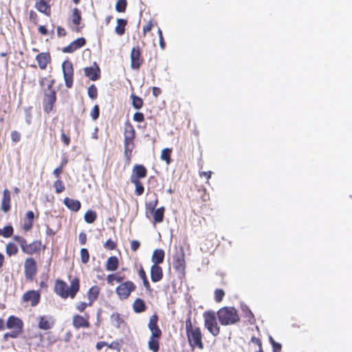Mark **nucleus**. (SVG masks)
<instances>
[{
  "label": "nucleus",
  "mask_w": 352,
  "mask_h": 352,
  "mask_svg": "<svg viewBox=\"0 0 352 352\" xmlns=\"http://www.w3.org/2000/svg\"><path fill=\"white\" fill-rule=\"evenodd\" d=\"M6 327L9 329L23 331V322L20 318L14 316H10L8 318Z\"/></svg>",
  "instance_id": "nucleus-23"
},
{
  "label": "nucleus",
  "mask_w": 352,
  "mask_h": 352,
  "mask_svg": "<svg viewBox=\"0 0 352 352\" xmlns=\"http://www.w3.org/2000/svg\"><path fill=\"white\" fill-rule=\"evenodd\" d=\"M80 283L78 277H74L70 280L68 287L67 283L61 279H56L54 283V292L63 299L70 298L74 299L80 290Z\"/></svg>",
  "instance_id": "nucleus-2"
},
{
  "label": "nucleus",
  "mask_w": 352,
  "mask_h": 352,
  "mask_svg": "<svg viewBox=\"0 0 352 352\" xmlns=\"http://www.w3.org/2000/svg\"><path fill=\"white\" fill-rule=\"evenodd\" d=\"M158 316L157 314L152 315L149 318L148 327L151 335L148 342V347L153 352H158L160 349V340L162 337V330L157 325Z\"/></svg>",
  "instance_id": "nucleus-4"
},
{
  "label": "nucleus",
  "mask_w": 352,
  "mask_h": 352,
  "mask_svg": "<svg viewBox=\"0 0 352 352\" xmlns=\"http://www.w3.org/2000/svg\"><path fill=\"white\" fill-rule=\"evenodd\" d=\"M124 280V276H122L118 273L114 274H110L107 275V282L109 285H113L114 284V282L119 283L121 284V283H123Z\"/></svg>",
  "instance_id": "nucleus-34"
},
{
  "label": "nucleus",
  "mask_w": 352,
  "mask_h": 352,
  "mask_svg": "<svg viewBox=\"0 0 352 352\" xmlns=\"http://www.w3.org/2000/svg\"><path fill=\"white\" fill-rule=\"evenodd\" d=\"M6 253L9 257L16 256L19 253V248L17 245L13 241H9L6 245Z\"/></svg>",
  "instance_id": "nucleus-31"
},
{
  "label": "nucleus",
  "mask_w": 352,
  "mask_h": 352,
  "mask_svg": "<svg viewBox=\"0 0 352 352\" xmlns=\"http://www.w3.org/2000/svg\"><path fill=\"white\" fill-rule=\"evenodd\" d=\"M84 72L85 75L93 81L99 79L100 77V69L96 62L91 67H85Z\"/></svg>",
  "instance_id": "nucleus-18"
},
{
  "label": "nucleus",
  "mask_w": 352,
  "mask_h": 352,
  "mask_svg": "<svg viewBox=\"0 0 352 352\" xmlns=\"http://www.w3.org/2000/svg\"><path fill=\"white\" fill-rule=\"evenodd\" d=\"M242 310L243 311V317L246 320V321L250 324H253L254 323H255L256 319L254 318V316L251 311V310L248 308V307H243Z\"/></svg>",
  "instance_id": "nucleus-37"
},
{
  "label": "nucleus",
  "mask_w": 352,
  "mask_h": 352,
  "mask_svg": "<svg viewBox=\"0 0 352 352\" xmlns=\"http://www.w3.org/2000/svg\"><path fill=\"white\" fill-rule=\"evenodd\" d=\"M87 94L89 98L95 100L98 97V89L95 85H91L88 87Z\"/></svg>",
  "instance_id": "nucleus-47"
},
{
  "label": "nucleus",
  "mask_w": 352,
  "mask_h": 352,
  "mask_svg": "<svg viewBox=\"0 0 352 352\" xmlns=\"http://www.w3.org/2000/svg\"><path fill=\"white\" fill-rule=\"evenodd\" d=\"M23 331H19V330H12L10 332L6 333L3 336V340L4 341H8L9 338H18Z\"/></svg>",
  "instance_id": "nucleus-44"
},
{
  "label": "nucleus",
  "mask_w": 352,
  "mask_h": 352,
  "mask_svg": "<svg viewBox=\"0 0 352 352\" xmlns=\"http://www.w3.org/2000/svg\"><path fill=\"white\" fill-rule=\"evenodd\" d=\"M80 259L82 263H87L89 260V253L86 248L80 250Z\"/></svg>",
  "instance_id": "nucleus-48"
},
{
  "label": "nucleus",
  "mask_w": 352,
  "mask_h": 352,
  "mask_svg": "<svg viewBox=\"0 0 352 352\" xmlns=\"http://www.w3.org/2000/svg\"><path fill=\"white\" fill-rule=\"evenodd\" d=\"M217 319L223 326H231L240 321V316L234 307H223L217 312Z\"/></svg>",
  "instance_id": "nucleus-6"
},
{
  "label": "nucleus",
  "mask_w": 352,
  "mask_h": 352,
  "mask_svg": "<svg viewBox=\"0 0 352 352\" xmlns=\"http://www.w3.org/2000/svg\"><path fill=\"white\" fill-rule=\"evenodd\" d=\"M10 136L12 142H18L21 140V134L17 131H12Z\"/></svg>",
  "instance_id": "nucleus-57"
},
{
  "label": "nucleus",
  "mask_w": 352,
  "mask_h": 352,
  "mask_svg": "<svg viewBox=\"0 0 352 352\" xmlns=\"http://www.w3.org/2000/svg\"><path fill=\"white\" fill-rule=\"evenodd\" d=\"M63 203L68 209L73 212H78L81 207L80 201L69 197H65L63 200Z\"/></svg>",
  "instance_id": "nucleus-28"
},
{
  "label": "nucleus",
  "mask_w": 352,
  "mask_h": 352,
  "mask_svg": "<svg viewBox=\"0 0 352 352\" xmlns=\"http://www.w3.org/2000/svg\"><path fill=\"white\" fill-rule=\"evenodd\" d=\"M25 120L28 125H30L32 122V107H28L24 109Z\"/></svg>",
  "instance_id": "nucleus-45"
},
{
  "label": "nucleus",
  "mask_w": 352,
  "mask_h": 352,
  "mask_svg": "<svg viewBox=\"0 0 352 352\" xmlns=\"http://www.w3.org/2000/svg\"><path fill=\"white\" fill-rule=\"evenodd\" d=\"M34 219V214L32 211H28L23 219V224L22 226V228L25 232L30 231L33 226Z\"/></svg>",
  "instance_id": "nucleus-26"
},
{
  "label": "nucleus",
  "mask_w": 352,
  "mask_h": 352,
  "mask_svg": "<svg viewBox=\"0 0 352 352\" xmlns=\"http://www.w3.org/2000/svg\"><path fill=\"white\" fill-rule=\"evenodd\" d=\"M172 153V148H164L161 152V160L165 161L167 164L170 163V155Z\"/></svg>",
  "instance_id": "nucleus-42"
},
{
  "label": "nucleus",
  "mask_w": 352,
  "mask_h": 352,
  "mask_svg": "<svg viewBox=\"0 0 352 352\" xmlns=\"http://www.w3.org/2000/svg\"><path fill=\"white\" fill-rule=\"evenodd\" d=\"M54 187L56 193L59 194L63 192L65 190V185L61 179H56L54 182Z\"/></svg>",
  "instance_id": "nucleus-46"
},
{
  "label": "nucleus",
  "mask_w": 352,
  "mask_h": 352,
  "mask_svg": "<svg viewBox=\"0 0 352 352\" xmlns=\"http://www.w3.org/2000/svg\"><path fill=\"white\" fill-rule=\"evenodd\" d=\"M127 24V21L123 19H117V25L115 28V32L117 34L122 36L125 32V27Z\"/></svg>",
  "instance_id": "nucleus-35"
},
{
  "label": "nucleus",
  "mask_w": 352,
  "mask_h": 352,
  "mask_svg": "<svg viewBox=\"0 0 352 352\" xmlns=\"http://www.w3.org/2000/svg\"><path fill=\"white\" fill-rule=\"evenodd\" d=\"M135 130L128 121L124 126V155L128 163L130 162L132 152L135 148Z\"/></svg>",
  "instance_id": "nucleus-5"
},
{
  "label": "nucleus",
  "mask_w": 352,
  "mask_h": 352,
  "mask_svg": "<svg viewBox=\"0 0 352 352\" xmlns=\"http://www.w3.org/2000/svg\"><path fill=\"white\" fill-rule=\"evenodd\" d=\"M138 274L142 280L147 278L146 272L142 266H140V269L138 270Z\"/></svg>",
  "instance_id": "nucleus-64"
},
{
  "label": "nucleus",
  "mask_w": 352,
  "mask_h": 352,
  "mask_svg": "<svg viewBox=\"0 0 352 352\" xmlns=\"http://www.w3.org/2000/svg\"><path fill=\"white\" fill-rule=\"evenodd\" d=\"M45 81H47V89H45L43 91V108L44 112L48 114L52 112L54 109V104L56 101V92L55 89H53L55 80L52 78L51 75H49L48 77L41 78L39 80L41 87L44 86Z\"/></svg>",
  "instance_id": "nucleus-3"
},
{
  "label": "nucleus",
  "mask_w": 352,
  "mask_h": 352,
  "mask_svg": "<svg viewBox=\"0 0 352 352\" xmlns=\"http://www.w3.org/2000/svg\"><path fill=\"white\" fill-rule=\"evenodd\" d=\"M29 19L34 25H37L38 23V15L35 11L31 10L29 12Z\"/></svg>",
  "instance_id": "nucleus-50"
},
{
  "label": "nucleus",
  "mask_w": 352,
  "mask_h": 352,
  "mask_svg": "<svg viewBox=\"0 0 352 352\" xmlns=\"http://www.w3.org/2000/svg\"><path fill=\"white\" fill-rule=\"evenodd\" d=\"M173 268L178 272L184 274L186 270L185 253L184 248L180 247L173 256Z\"/></svg>",
  "instance_id": "nucleus-10"
},
{
  "label": "nucleus",
  "mask_w": 352,
  "mask_h": 352,
  "mask_svg": "<svg viewBox=\"0 0 352 352\" xmlns=\"http://www.w3.org/2000/svg\"><path fill=\"white\" fill-rule=\"evenodd\" d=\"M133 120L138 122H142L144 120V116L141 112H136L133 114Z\"/></svg>",
  "instance_id": "nucleus-56"
},
{
  "label": "nucleus",
  "mask_w": 352,
  "mask_h": 352,
  "mask_svg": "<svg viewBox=\"0 0 352 352\" xmlns=\"http://www.w3.org/2000/svg\"><path fill=\"white\" fill-rule=\"evenodd\" d=\"M130 182L135 186V195L136 196H141L144 192V187L141 179H130Z\"/></svg>",
  "instance_id": "nucleus-36"
},
{
  "label": "nucleus",
  "mask_w": 352,
  "mask_h": 352,
  "mask_svg": "<svg viewBox=\"0 0 352 352\" xmlns=\"http://www.w3.org/2000/svg\"><path fill=\"white\" fill-rule=\"evenodd\" d=\"M86 44V40L83 37L78 38L72 41L69 45L63 48L64 53H72Z\"/></svg>",
  "instance_id": "nucleus-22"
},
{
  "label": "nucleus",
  "mask_w": 352,
  "mask_h": 352,
  "mask_svg": "<svg viewBox=\"0 0 352 352\" xmlns=\"http://www.w3.org/2000/svg\"><path fill=\"white\" fill-rule=\"evenodd\" d=\"M130 58L131 68L133 70H139L144 61L140 46L137 45L131 49Z\"/></svg>",
  "instance_id": "nucleus-12"
},
{
  "label": "nucleus",
  "mask_w": 352,
  "mask_h": 352,
  "mask_svg": "<svg viewBox=\"0 0 352 352\" xmlns=\"http://www.w3.org/2000/svg\"><path fill=\"white\" fill-rule=\"evenodd\" d=\"M100 115V109L98 105L96 104L91 111L90 116L93 120H96L98 118Z\"/></svg>",
  "instance_id": "nucleus-52"
},
{
  "label": "nucleus",
  "mask_w": 352,
  "mask_h": 352,
  "mask_svg": "<svg viewBox=\"0 0 352 352\" xmlns=\"http://www.w3.org/2000/svg\"><path fill=\"white\" fill-rule=\"evenodd\" d=\"M151 212L153 213V221L155 223H160L164 221L165 212L164 207L162 206Z\"/></svg>",
  "instance_id": "nucleus-32"
},
{
  "label": "nucleus",
  "mask_w": 352,
  "mask_h": 352,
  "mask_svg": "<svg viewBox=\"0 0 352 352\" xmlns=\"http://www.w3.org/2000/svg\"><path fill=\"white\" fill-rule=\"evenodd\" d=\"M14 228L12 225H8L4 226L3 228H0V236H3L4 238H10L11 236H14Z\"/></svg>",
  "instance_id": "nucleus-38"
},
{
  "label": "nucleus",
  "mask_w": 352,
  "mask_h": 352,
  "mask_svg": "<svg viewBox=\"0 0 352 352\" xmlns=\"http://www.w3.org/2000/svg\"><path fill=\"white\" fill-rule=\"evenodd\" d=\"M119 266L118 258L116 256H110L106 263L105 268L107 271H116Z\"/></svg>",
  "instance_id": "nucleus-30"
},
{
  "label": "nucleus",
  "mask_w": 352,
  "mask_h": 352,
  "mask_svg": "<svg viewBox=\"0 0 352 352\" xmlns=\"http://www.w3.org/2000/svg\"><path fill=\"white\" fill-rule=\"evenodd\" d=\"M127 6L126 0H118L116 3L115 9L118 12H124Z\"/></svg>",
  "instance_id": "nucleus-43"
},
{
  "label": "nucleus",
  "mask_w": 352,
  "mask_h": 352,
  "mask_svg": "<svg viewBox=\"0 0 352 352\" xmlns=\"http://www.w3.org/2000/svg\"><path fill=\"white\" fill-rule=\"evenodd\" d=\"M22 300L30 303L32 307H36L41 301V293L37 290H28L23 294Z\"/></svg>",
  "instance_id": "nucleus-15"
},
{
  "label": "nucleus",
  "mask_w": 352,
  "mask_h": 352,
  "mask_svg": "<svg viewBox=\"0 0 352 352\" xmlns=\"http://www.w3.org/2000/svg\"><path fill=\"white\" fill-rule=\"evenodd\" d=\"M140 243L138 241L133 240L131 241V249L132 251L135 252L139 249Z\"/></svg>",
  "instance_id": "nucleus-62"
},
{
  "label": "nucleus",
  "mask_w": 352,
  "mask_h": 352,
  "mask_svg": "<svg viewBox=\"0 0 352 352\" xmlns=\"http://www.w3.org/2000/svg\"><path fill=\"white\" fill-rule=\"evenodd\" d=\"M11 208V196L10 192L6 188L3 191V196L1 201V210L6 213L10 211Z\"/></svg>",
  "instance_id": "nucleus-24"
},
{
  "label": "nucleus",
  "mask_w": 352,
  "mask_h": 352,
  "mask_svg": "<svg viewBox=\"0 0 352 352\" xmlns=\"http://www.w3.org/2000/svg\"><path fill=\"white\" fill-rule=\"evenodd\" d=\"M199 176L201 177H204L206 179V183L209 184V179L211 178L212 172L211 171H202L199 172Z\"/></svg>",
  "instance_id": "nucleus-60"
},
{
  "label": "nucleus",
  "mask_w": 352,
  "mask_h": 352,
  "mask_svg": "<svg viewBox=\"0 0 352 352\" xmlns=\"http://www.w3.org/2000/svg\"><path fill=\"white\" fill-rule=\"evenodd\" d=\"M72 16L73 23L76 25H80L82 19L81 12L77 8H75L72 10Z\"/></svg>",
  "instance_id": "nucleus-41"
},
{
  "label": "nucleus",
  "mask_w": 352,
  "mask_h": 352,
  "mask_svg": "<svg viewBox=\"0 0 352 352\" xmlns=\"http://www.w3.org/2000/svg\"><path fill=\"white\" fill-rule=\"evenodd\" d=\"M199 198L195 199L192 201L195 207L199 208L198 212H201L205 208L208 206V202L210 200V195L207 192L206 188L199 190Z\"/></svg>",
  "instance_id": "nucleus-14"
},
{
  "label": "nucleus",
  "mask_w": 352,
  "mask_h": 352,
  "mask_svg": "<svg viewBox=\"0 0 352 352\" xmlns=\"http://www.w3.org/2000/svg\"><path fill=\"white\" fill-rule=\"evenodd\" d=\"M136 289L135 284L131 280H126L121 283L116 288V293L121 300H126L131 294Z\"/></svg>",
  "instance_id": "nucleus-9"
},
{
  "label": "nucleus",
  "mask_w": 352,
  "mask_h": 352,
  "mask_svg": "<svg viewBox=\"0 0 352 352\" xmlns=\"http://www.w3.org/2000/svg\"><path fill=\"white\" fill-rule=\"evenodd\" d=\"M63 168L58 166L54 170L53 174L57 179H60V175L63 173Z\"/></svg>",
  "instance_id": "nucleus-61"
},
{
  "label": "nucleus",
  "mask_w": 352,
  "mask_h": 352,
  "mask_svg": "<svg viewBox=\"0 0 352 352\" xmlns=\"http://www.w3.org/2000/svg\"><path fill=\"white\" fill-rule=\"evenodd\" d=\"M53 0H36L34 8L41 13L47 16H50L52 14L51 2Z\"/></svg>",
  "instance_id": "nucleus-16"
},
{
  "label": "nucleus",
  "mask_w": 352,
  "mask_h": 352,
  "mask_svg": "<svg viewBox=\"0 0 352 352\" xmlns=\"http://www.w3.org/2000/svg\"><path fill=\"white\" fill-rule=\"evenodd\" d=\"M133 309L135 313L140 314L146 311V305L142 298H138L133 303Z\"/></svg>",
  "instance_id": "nucleus-33"
},
{
  "label": "nucleus",
  "mask_w": 352,
  "mask_h": 352,
  "mask_svg": "<svg viewBox=\"0 0 352 352\" xmlns=\"http://www.w3.org/2000/svg\"><path fill=\"white\" fill-rule=\"evenodd\" d=\"M147 169L142 164H135L132 169L130 179H142L146 177Z\"/></svg>",
  "instance_id": "nucleus-19"
},
{
  "label": "nucleus",
  "mask_w": 352,
  "mask_h": 352,
  "mask_svg": "<svg viewBox=\"0 0 352 352\" xmlns=\"http://www.w3.org/2000/svg\"><path fill=\"white\" fill-rule=\"evenodd\" d=\"M204 327L214 337L220 333V327L217 321V314L213 311H206L203 314Z\"/></svg>",
  "instance_id": "nucleus-8"
},
{
  "label": "nucleus",
  "mask_w": 352,
  "mask_h": 352,
  "mask_svg": "<svg viewBox=\"0 0 352 352\" xmlns=\"http://www.w3.org/2000/svg\"><path fill=\"white\" fill-rule=\"evenodd\" d=\"M63 72L65 85L67 88H71L74 81V68L72 62L65 60L62 64Z\"/></svg>",
  "instance_id": "nucleus-13"
},
{
  "label": "nucleus",
  "mask_w": 352,
  "mask_h": 352,
  "mask_svg": "<svg viewBox=\"0 0 352 352\" xmlns=\"http://www.w3.org/2000/svg\"><path fill=\"white\" fill-rule=\"evenodd\" d=\"M37 274L36 262L32 257H28L24 262V274L27 280L32 281Z\"/></svg>",
  "instance_id": "nucleus-11"
},
{
  "label": "nucleus",
  "mask_w": 352,
  "mask_h": 352,
  "mask_svg": "<svg viewBox=\"0 0 352 352\" xmlns=\"http://www.w3.org/2000/svg\"><path fill=\"white\" fill-rule=\"evenodd\" d=\"M158 204V200L156 199L153 201H150L149 203L146 204V208L147 210H150V212H153L155 210V207L157 206Z\"/></svg>",
  "instance_id": "nucleus-58"
},
{
  "label": "nucleus",
  "mask_w": 352,
  "mask_h": 352,
  "mask_svg": "<svg viewBox=\"0 0 352 352\" xmlns=\"http://www.w3.org/2000/svg\"><path fill=\"white\" fill-rule=\"evenodd\" d=\"M157 32H158L159 38H160V45L162 49H164L165 46H166V43L164 41V37L162 35V32L160 28L158 29Z\"/></svg>",
  "instance_id": "nucleus-59"
},
{
  "label": "nucleus",
  "mask_w": 352,
  "mask_h": 352,
  "mask_svg": "<svg viewBox=\"0 0 352 352\" xmlns=\"http://www.w3.org/2000/svg\"><path fill=\"white\" fill-rule=\"evenodd\" d=\"M89 316L86 314L84 316L76 314L72 318V324L74 328L78 329L80 328H89L90 323L89 322Z\"/></svg>",
  "instance_id": "nucleus-17"
},
{
  "label": "nucleus",
  "mask_w": 352,
  "mask_h": 352,
  "mask_svg": "<svg viewBox=\"0 0 352 352\" xmlns=\"http://www.w3.org/2000/svg\"><path fill=\"white\" fill-rule=\"evenodd\" d=\"M185 330L188 344L192 351L195 348L202 350L204 348V335L199 327L193 324L190 311L185 321Z\"/></svg>",
  "instance_id": "nucleus-1"
},
{
  "label": "nucleus",
  "mask_w": 352,
  "mask_h": 352,
  "mask_svg": "<svg viewBox=\"0 0 352 352\" xmlns=\"http://www.w3.org/2000/svg\"><path fill=\"white\" fill-rule=\"evenodd\" d=\"M55 321L52 316H41L38 318V327L41 330H49L54 325Z\"/></svg>",
  "instance_id": "nucleus-20"
},
{
  "label": "nucleus",
  "mask_w": 352,
  "mask_h": 352,
  "mask_svg": "<svg viewBox=\"0 0 352 352\" xmlns=\"http://www.w3.org/2000/svg\"><path fill=\"white\" fill-rule=\"evenodd\" d=\"M224 295H225V292H224V291L223 289H217L214 291V299H215V301L217 302H221V300L223 298Z\"/></svg>",
  "instance_id": "nucleus-49"
},
{
  "label": "nucleus",
  "mask_w": 352,
  "mask_h": 352,
  "mask_svg": "<svg viewBox=\"0 0 352 352\" xmlns=\"http://www.w3.org/2000/svg\"><path fill=\"white\" fill-rule=\"evenodd\" d=\"M60 138L65 146H68L70 144V138L65 133H61Z\"/></svg>",
  "instance_id": "nucleus-63"
},
{
  "label": "nucleus",
  "mask_w": 352,
  "mask_h": 352,
  "mask_svg": "<svg viewBox=\"0 0 352 352\" xmlns=\"http://www.w3.org/2000/svg\"><path fill=\"white\" fill-rule=\"evenodd\" d=\"M100 292V289L98 285H94L89 289L87 293V296L89 300V305L91 306L94 302L98 299Z\"/></svg>",
  "instance_id": "nucleus-27"
},
{
  "label": "nucleus",
  "mask_w": 352,
  "mask_h": 352,
  "mask_svg": "<svg viewBox=\"0 0 352 352\" xmlns=\"http://www.w3.org/2000/svg\"><path fill=\"white\" fill-rule=\"evenodd\" d=\"M107 346L111 349H115L118 351H120L121 349L120 341H113L111 343L108 344Z\"/></svg>",
  "instance_id": "nucleus-53"
},
{
  "label": "nucleus",
  "mask_w": 352,
  "mask_h": 352,
  "mask_svg": "<svg viewBox=\"0 0 352 352\" xmlns=\"http://www.w3.org/2000/svg\"><path fill=\"white\" fill-rule=\"evenodd\" d=\"M165 253L162 249H156L153 251L151 257L153 265H160L162 263L164 259Z\"/></svg>",
  "instance_id": "nucleus-29"
},
{
  "label": "nucleus",
  "mask_w": 352,
  "mask_h": 352,
  "mask_svg": "<svg viewBox=\"0 0 352 352\" xmlns=\"http://www.w3.org/2000/svg\"><path fill=\"white\" fill-rule=\"evenodd\" d=\"M88 306H89V302H80L76 304V309L80 312H83Z\"/></svg>",
  "instance_id": "nucleus-54"
},
{
  "label": "nucleus",
  "mask_w": 352,
  "mask_h": 352,
  "mask_svg": "<svg viewBox=\"0 0 352 352\" xmlns=\"http://www.w3.org/2000/svg\"><path fill=\"white\" fill-rule=\"evenodd\" d=\"M131 98L132 100V105L135 109H140L143 107L144 101L140 97L132 94Z\"/></svg>",
  "instance_id": "nucleus-39"
},
{
  "label": "nucleus",
  "mask_w": 352,
  "mask_h": 352,
  "mask_svg": "<svg viewBox=\"0 0 352 352\" xmlns=\"http://www.w3.org/2000/svg\"><path fill=\"white\" fill-rule=\"evenodd\" d=\"M153 28V21H148V23L145 25H144L143 28H142V32H143L144 36H145L147 32H150Z\"/></svg>",
  "instance_id": "nucleus-55"
},
{
  "label": "nucleus",
  "mask_w": 352,
  "mask_h": 352,
  "mask_svg": "<svg viewBox=\"0 0 352 352\" xmlns=\"http://www.w3.org/2000/svg\"><path fill=\"white\" fill-rule=\"evenodd\" d=\"M164 272L159 265H152L151 267V278L153 283H157L163 278Z\"/></svg>",
  "instance_id": "nucleus-25"
},
{
  "label": "nucleus",
  "mask_w": 352,
  "mask_h": 352,
  "mask_svg": "<svg viewBox=\"0 0 352 352\" xmlns=\"http://www.w3.org/2000/svg\"><path fill=\"white\" fill-rule=\"evenodd\" d=\"M13 240L19 243L21 251L24 254L28 255L40 254L41 250H44L45 249V245H43L40 240H35L28 244L27 240L20 235H14L13 236Z\"/></svg>",
  "instance_id": "nucleus-7"
},
{
  "label": "nucleus",
  "mask_w": 352,
  "mask_h": 352,
  "mask_svg": "<svg viewBox=\"0 0 352 352\" xmlns=\"http://www.w3.org/2000/svg\"><path fill=\"white\" fill-rule=\"evenodd\" d=\"M84 219L87 223H93L97 219V214L95 211L89 210L85 212Z\"/></svg>",
  "instance_id": "nucleus-40"
},
{
  "label": "nucleus",
  "mask_w": 352,
  "mask_h": 352,
  "mask_svg": "<svg viewBox=\"0 0 352 352\" xmlns=\"http://www.w3.org/2000/svg\"><path fill=\"white\" fill-rule=\"evenodd\" d=\"M35 59L38 63V67L42 70L45 69L47 65L52 61L51 55L48 52L38 53Z\"/></svg>",
  "instance_id": "nucleus-21"
},
{
  "label": "nucleus",
  "mask_w": 352,
  "mask_h": 352,
  "mask_svg": "<svg viewBox=\"0 0 352 352\" xmlns=\"http://www.w3.org/2000/svg\"><path fill=\"white\" fill-rule=\"evenodd\" d=\"M117 247L116 242L112 241L111 239H108L104 244V248L108 250H115Z\"/></svg>",
  "instance_id": "nucleus-51"
}]
</instances>
